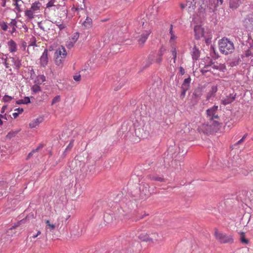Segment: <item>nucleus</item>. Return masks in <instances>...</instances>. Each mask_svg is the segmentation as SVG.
<instances>
[{
    "label": "nucleus",
    "instance_id": "obj_20",
    "mask_svg": "<svg viewBox=\"0 0 253 253\" xmlns=\"http://www.w3.org/2000/svg\"><path fill=\"white\" fill-rule=\"evenodd\" d=\"M12 119V118L11 117L10 115L7 114V113H4V114L0 115V126L3 124V123L6 121L11 120Z\"/></svg>",
    "mask_w": 253,
    "mask_h": 253
},
{
    "label": "nucleus",
    "instance_id": "obj_15",
    "mask_svg": "<svg viewBox=\"0 0 253 253\" xmlns=\"http://www.w3.org/2000/svg\"><path fill=\"white\" fill-rule=\"evenodd\" d=\"M236 96V94L234 92L229 93V95L223 98L221 101L222 103L224 105H227L232 103L235 100Z\"/></svg>",
    "mask_w": 253,
    "mask_h": 253
},
{
    "label": "nucleus",
    "instance_id": "obj_1",
    "mask_svg": "<svg viewBox=\"0 0 253 253\" xmlns=\"http://www.w3.org/2000/svg\"><path fill=\"white\" fill-rule=\"evenodd\" d=\"M207 118L209 122L207 124L200 126L199 132L208 134L217 132L221 127L222 119L220 112H207Z\"/></svg>",
    "mask_w": 253,
    "mask_h": 253
},
{
    "label": "nucleus",
    "instance_id": "obj_43",
    "mask_svg": "<svg viewBox=\"0 0 253 253\" xmlns=\"http://www.w3.org/2000/svg\"><path fill=\"white\" fill-rule=\"evenodd\" d=\"M246 138V135L245 134L243 136V137L240 140H239L238 141L237 144H240L241 143H242L245 140Z\"/></svg>",
    "mask_w": 253,
    "mask_h": 253
},
{
    "label": "nucleus",
    "instance_id": "obj_26",
    "mask_svg": "<svg viewBox=\"0 0 253 253\" xmlns=\"http://www.w3.org/2000/svg\"><path fill=\"white\" fill-rule=\"evenodd\" d=\"M92 23V19L90 18L87 17L85 21L83 22V25L86 29H89L91 27Z\"/></svg>",
    "mask_w": 253,
    "mask_h": 253
},
{
    "label": "nucleus",
    "instance_id": "obj_7",
    "mask_svg": "<svg viewBox=\"0 0 253 253\" xmlns=\"http://www.w3.org/2000/svg\"><path fill=\"white\" fill-rule=\"evenodd\" d=\"M214 235L215 239L221 243H232L233 239L232 235H227L226 234L215 229Z\"/></svg>",
    "mask_w": 253,
    "mask_h": 253
},
{
    "label": "nucleus",
    "instance_id": "obj_30",
    "mask_svg": "<svg viewBox=\"0 0 253 253\" xmlns=\"http://www.w3.org/2000/svg\"><path fill=\"white\" fill-rule=\"evenodd\" d=\"M241 241L242 243H244L245 244H248L249 243V241L245 238V235L244 232H242L241 233Z\"/></svg>",
    "mask_w": 253,
    "mask_h": 253
},
{
    "label": "nucleus",
    "instance_id": "obj_45",
    "mask_svg": "<svg viewBox=\"0 0 253 253\" xmlns=\"http://www.w3.org/2000/svg\"><path fill=\"white\" fill-rule=\"evenodd\" d=\"M17 22L15 19H12L11 22H10V25L13 27H15L16 25Z\"/></svg>",
    "mask_w": 253,
    "mask_h": 253
},
{
    "label": "nucleus",
    "instance_id": "obj_10",
    "mask_svg": "<svg viewBox=\"0 0 253 253\" xmlns=\"http://www.w3.org/2000/svg\"><path fill=\"white\" fill-rule=\"evenodd\" d=\"M211 68L218 70L223 72H224L226 70V67L224 64H219L213 65H207L202 69V72L203 73L209 71L211 72Z\"/></svg>",
    "mask_w": 253,
    "mask_h": 253
},
{
    "label": "nucleus",
    "instance_id": "obj_14",
    "mask_svg": "<svg viewBox=\"0 0 253 253\" xmlns=\"http://www.w3.org/2000/svg\"><path fill=\"white\" fill-rule=\"evenodd\" d=\"M217 91V85H213L207 94V100H212L215 96V94Z\"/></svg>",
    "mask_w": 253,
    "mask_h": 253
},
{
    "label": "nucleus",
    "instance_id": "obj_4",
    "mask_svg": "<svg viewBox=\"0 0 253 253\" xmlns=\"http://www.w3.org/2000/svg\"><path fill=\"white\" fill-rule=\"evenodd\" d=\"M218 45L220 51L225 55L230 54L234 50L233 43L227 38L221 39L219 41Z\"/></svg>",
    "mask_w": 253,
    "mask_h": 253
},
{
    "label": "nucleus",
    "instance_id": "obj_25",
    "mask_svg": "<svg viewBox=\"0 0 253 253\" xmlns=\"http://www.w3.org/2000/svg\"><path fill=\"white\" fill-rule=\"evenodd\" d=\"M148 178L149 179H150L151 180H155V181H159V182H163L165 181V179L163 178L160 177L158 175H154V174L149 175Z\"/></svg>",
    "mask_w": 253,
    "mask_h": 253
},
{
    "label": "nucleus",
    "instance_id": "obj_38",
    "mask_svg": "<svg viewBox=\"0 0 253 253\" xmlns=\"http://www.w3.org/2000/svg\"><path fill=\"white\" fill-rule=\"evenodd\" d=\"M55 2V0H50L46 4V7L49 8L52 6H54V3Z\"/></svg>",
    "mask_w": 253,
    "mask_h": 253
},
{
    "label": "nucleus",
    "instance_id": "obj_50",
    "mask_svg": "<svg viewBox=\"0 0 253 253\" xmlns=\"http://www.w3.org/2000/svg\"><path fill=\"white\" fill-rule=\"evenodd\" d=\"M20 112H18V113H16L15 112V113H13L12 115H13V118L14 119L16 118L18 116V115H19V114H20Z\"/></svg>",
    "mask_w": 253,
    "mask_h": 253
},
{
    "label": "nucleus",
    "instance_id": "obj_32",
    "mask_svg": "<svg viewBox=\"0 0 253 253\" xmlns=\"http://www.w3.org/2000/svg\"><path fill=\"white\" fill-rule=\"evenodd\" d=\"M33 91L35 93L41 91V87L38 84H34L32 87Z\"/></svg>",
    "mask_w": 253,
    "mask_h": 253
},
{
    "label": "nucleus",
    "instance_id": "obj_29",
    "mask_svg": "<svg viewBox=\"0 0 253 253\" xmlns=\"http://www.w3.org/2000/svg\"><path fill=\"white\" fill-rule=\"evenodd\" d=\"M189 251H187V250H184L181 247H178L174 253H189Z\"/></svg>",
    "mask_w": 253,
    "mask_h": 253
},
{
    "label": "nucleus",
    "instance_id": "obj_62",
    "mask_svg": "<svg viewBox=\"0 0 253 253\" xmlns=\"http://www.w3.org/2000/svg\"><path fill=\"white\" fill-rule=\"evenodd\" d=\"M207 111H211V110L210 109H208Z\"/></svg>",
    "mask_w": 253,
    "mask_h": 253
},
{
    "label": "nucleus",
    "instance_id": "obj_60",
    "mask_svg": "<svg viewBox=\"0 0 253 253\" xmlns=\"http://www.w3.org/2000/svg\"><path fill=\"white\" fill-rule=\"evenodd\" d=\"M217 1H220V4H222V2H223V0H217Z\"/></svg>",
    "mask_w": 253,
    "mask_h": 253
},
{
    "label": "nucleus",
    "instance_id": "obj_12",
    "mask_svg": "<svg viewBox=\"0 0 253 253\" xmlns=\"http://www.w3.org/2000/svg\"><path fill=\"white\" fill-rule=\"evenodd\" d=\"M169 34L170 36L169 42L172 45H175L176 42V40L178 38L175 32L173 30V26L170 25L169 28Z\"/></svg>",
    "mask_w": 253,
    "mask_h": 253
},
{
    "label": "nucleus",
    "instance_id": "obj_19",
    "mask_svg": "<svg viewBox=\"0 0 253 253\" xmlns=\"http://www.w3.org/2000/svg\"><path fill=\"white\" fill-rule=\"evenodd\" d=\"M13 5L15 6V9L18 12L22 11L21 8L23 1L22 0H13Z\"/></svg>",
    "mask_w": 253,
    "mask_h": 253
},
{
    "label": "nucleus",
    "instance_id": "obj_24",
    "mask_svg": "<svg viewBox=\"0 0 253 253\" xmlns=\"http://www.w3.org/2000/svg\"><path fill=\"white\" fill-rule=\"evenodd\" d=\"M20 130V129H17L15 130H11L6 135V138L8 139H11L12 138L15 137Z\"/></svg>",
    "mask_w": 253,
    "mask_h": 253
},
{
    "label": "nucleus",
    "instance_id": "obj_31",
    "mask_svg": "<svg viewBox=\"0 0 253 253\" xmlns=\"http://www.w3.org/2000/svg\"><path fill=\"white\" fill-rule=\"evenodd\" d=\"M13 98V97L9 96L8 95H5L2 100L4 102H9L12 100V99Z\"/></svg>",
    "mask_w": 253,
    "mask_h": 253
},
{
    "label": "nucleus",
    "instance_id": "obj_54",
    "mask_svg": "<svg viewBox=\"0 0 253 253\" xmlns=\"http://www.w3.org/2000/svg\"><path fill=\"white\" fill-rule=\"evenodd\" d=\"M73 142H70V143H69V144L67 146V148H72L73 147Z\"/></svg>",
    "mask_w": 253,
    "mask_h": 253
},
{
    "label": "nucleus",
    "instance_id": "obj_18",
    "mask_svg": "<svg viewBox=\"0 0 253 253\" xmlns=\"http://www.w3.org/2000/svg\"><path fill=\"white\" fill-rule=\"evenodd\" d=\"M244 0H230L229 7L230 8L235 9L237 8L239 5L243 2Z\"/></svg>",
    "mask_w": 253,
    "mask_h": 253
},
{
    "label": "nucleus",
    "instance_id": "obj_55",
    "mask_svg": "<svg viewBox=\"0 0 253 253\" xmlns=\"http://www.w3.org/2000/svg\"><path fill=\"white\" fill-rule=\"evenodd\" d=\"M211 37H209V38H206V39H205L206 42L207 43H208L209 42H210V40H211Z\"/></svg>",
    "mask_w": 253,
    "mask_h": 253
},
{
    "label": "nucleus",
    "instance_id": "obj_16",
    "mask_svg": "<svg viewBox=\"0 0 253 253\" xmlns=\"http://www.w3.org/2000/svg\"><path fill=\"white\" fill-rule=\"evenodd\" d=\"M8 50L11 53H14L17 51V44L15 41L11 39L7 42Z\"/></svg>",
    "mask_w": 253,
    "mask_h": 253
},
{
    "label": "nucleus",
    "instance_id": "obj_8",
    "mask_svg": "<svg viewBox=\"0 0 253 253\" xmlns=\"http://www.w3.org/2000/svg\"><path fill=\"white\" fill-rule=\"evenodd\" d=\"M205 7L206 5L204 2H202L200 5V8H198V11L196 14L193 15V20L196 22H201L205 17Z\"/></svg>",
    "mask_w": 253,
    "mask_h": 253
},
{
    "label": "nucleus",
    "instance_id": "obj_22",
    "mask_svg": "<svg viewBox=\"0 0 253 253\" xmlns=\"http://www.w3.org/2000/svg\"><path fill=\"white\" fill-rule=\"evenodd\" d=\"M138 238L142 241L151 243L150 235H149L146 233H141L139 235Z\"/></svg>",
    "mask_w": 253,
    "mask_h": 253
},
{
    "label": "nucleus",
    "instance_id": "obj_37",
    "mask_svg": "<svg viewBox=\"0 0 253 253\" xmlns=\"http://www.w3.org/2000/svg\"><path fill=\"white\" fill-rule=\"evenodd\" d=\"M60 101V96L59 95H57L55 96L52 100L51 104L53 105L57 102H59Z\"/></svg>",
    "mask_w": 253,
    "mask_h": 253
},
{
    "label": "nucleus",
    "instance_id": "obj_58",
    "mask_svg": "<svg viewBox=\"0 0 253 253\" xmlns=\"http://www.w3.org/2000/svg\"><path fill=\"white\" fill-rule=\"evenodd\" d=\"M15 31H16V29H15V27H13L12 30V32H11V34H12L13 32H15Z\"/></svg>",
    "mask_w": 253,
    "mask_h": 253
},
{
    "label": "nucleus",
    "instance_id": "obj_52",
    "mask_svg": "<svg viewBox=\"0 0 253 253\" xmlns=\"http://www.w3.org/2000/svg\"><path fill=\"white\" fill-rule=\"evenodd\" d=\"M0 183H2L4 185L5 189H6L8 187V184L7 182L3 181L2 182H0Z\"/></svg>",
    "mask_w": 253,
    "mask_h": 253
},
{
    "label": "nucleus",
    "instance_id": "obj_47",
    "mask_svg": "<svg viewBox=\"0 0 253 253\" xmlns=\"http://www.w3.org/2000/svg\"><path fill=\"white\" fill-rule=\"evenodd\" d=\"M7 26L6 24H4L3 25L1 26V29L3 30V31H6L7 30Z\"/></svg>",
    "mask_w": 253,
    "mask_h": 253
},
{
    "label": "nucleus",
    "instance_id": "obj_51",
    "mask_svg": "<svg viewBox=\"0 0 253 253\" xmlns=\"http://www.w3.org/2000/svg\"><path fill=\"white\" fill-rule=\"evenodd\" d=\"M57 25L58 26L59 28L61 29H63L65 28V26L63 23L60 24H57Z\"/></svg>",
    "mask_w": 253,
    "mask_h": 253
},
{
    "label": "nucleus",
    "instance_id": "obj_5",
    "mask_svg": "<svg viewBox=\"0 0 253 253\" xmlns=\"http://www.w3.org/2000/svg\"><path fill=\"white\" fill-rule=\"evenodd\" d=\"M5 67L11 71V68L18 70L21 65V60L17 57H9L5 59Z\"/></svg>",
    "mask_w": 253,
    "mask_h": 253
},
{
    "label": "nucleus",
    "instance_id": "obj_2",
    "mask_svg": "<svg viewBox=\"0 0 253 253\" xmlns=\"http://www.w3.org/2000/svg\"><path fill=\"white\" fill-rule=\"evenodd\" d=\"M153 26L148 22H143L137 29L134 37L137 40V43L140 47L143 46L145 42L152 32Z\"/></svg>",
    "mask_w": 253,
    "mask_h": 253
},
{
    "label": "nucleus",
    "instance_id": "obj_48",
    "mask_svg": "<svg viewBox=\"0 0 253 253\" xmlns=\"http://www.w3.org/2000/svg\"><path fill=\"white\" fill-rule=\"evenodd\" d=\"M21 45H22V46L23 47L24 50H25L26 47V46H27V43H26V42H25V41L22 42L21 43Z\"/></svg>",
    "mask_w": 253,
    "mask_h": 253
},
{
    "label": "nucleus",
    "instance_id": "obj_9",
    "mask_svg": "<svg viewBox=\"0 0 253 253\" xmlns=\"http://www.w3.org/2000/svg\"><path fill=\"white\" fill-rule=\"evenodd\" d=\"M197 0H186L185 3H181L180 7L182 9L186 8L187 11L191 14L196 8Z\"/></svg>",
    "mask_w": 253,
    "mask_h": 253
},
{
    "label": "nucleus",
    "instance_id": "obj_41",
    "mask_svg": "<svg viewBox=\"0 0 253 253\" xmlns=\"http://www.w3.org/2000/svg\"><path fill=\"white\" fill-rule=\"evenodd\" d=\"M76 42V40L73 41V42H70L67 44V46L68 48H71L74 45V43Z\"/></svg>",
    "mask_w": 253,
    "mask_h": 253
},
{
    "label": "nucleus",
    "instance_id": "obj_44",
    "mask_svg": "<svg viewBox=\"0 0 253 253\" xmlns=\"http://www.w3.org/2000/svg\"><path fill=\"white\" fill-rule=\"evenodd\" d=\"M6 0H0V2L1 6L5 7L6 6Z\"/></svg>",
    "mask_w": 253,
    "mask_h": 253
},
{
    "label": "nucleus",
    "instance_id": "obj_39",
    "mask_svg": "<svg viewBox=\"0 0 253 253\" xmlns=\"http://www.w3.org/2000/svg\"><path fill=\"white\" fill-rule=\"evenodd\" d=\"M162 61V54L160 53L158 55L157 58L156 59V62L160 64Z\"/></svg>",
    "mask_w": 253,
    "mask_h": 253
},
{
    "label": "nucleus",
    "instance_id": "obj_6",
    "mask_svg": "<svg viewBox=\"0 0 253 253\" xmlns=\"http://www.w3.org/2000/svg\"><path fill=\"white\" fill-rule=\"evenodd\" d=\"M67 55L66 49L63 46L59 47L54 53L55 62L56 65L61 66L62 65L64 59Z\"/></svg>",
    "mask_w": 253,
    "mask_h": 253
},
{
    "label": "nucleus",
    "instance_id": "obj_36",
    "mask_svg": "<svg viewBox=\"0 0 253 253\" xmlns=\"http://www.w3.org/2000/svg\"><path fill=\"white\" fill-rule=\"evenodd\" d=\"M171 52L172 55L173 56V58L174 59V62H175L176 58V55H177V53H176V50L175 48L173 47L171 50Z\"/></svg>",
    "mask_w": 253,
    "mask_h": 253
},
{
    "label": "nucleus",
    "instance_id": "obj_42",
    "mask_svg": "<svg viewBox=\"0 0 253 253\" xmlns=\"http://www.w3.org/2000/svg\"><path fill=\"white\" fill-rule=\"evenodd\" d=\"M23 100L24 104H27L30 102V99L28 97H25Z\"/></svg>",
    "mask_w": 253,
    "mask_h": 253
},
{
    "label": "nucleus",
    "instance_id": "obj_59",
    "mask_svg": "<svg viewBox=\"0 0 253 253\" xmlns=\"http://www.w3.org/2000/svg\"><path fill=\"white\" fill-rule=\"evenodd\" d=\"M14 111H23V110L22 109H20V108H18L15 109Z\"/></svg>",
    "mask_w": 253,
    "mask_h": 253
},
{
    "label": "nucleus",
    "instance_id": "obj_56",
    "mask_svg": "<svg viewBox=\"0 0 253 253\" xmlns=\"http://www.w3.org/2000/svg\"><path fill=\"white\" fill-rule=\"evenodd\" d=\"M185 91H186V90L185 89H183V90L182 91V92L181 93V96L184 97L185 96Z\"/></svg>",
    "mask_w": 253,
    "mask_h": 253
},
{
    "label": "nucleus",
    "instance_id": "obj_46",
    "mask_svg": "<svg viewBox=\"0 0 253 253\" xmlns=\"http://www.w3.org/2000/svg\"><path fill=\"white\" fill-rule=\"evenodd\" d=\"M41 234V232L40 231H38L37 234L33 235L32 237L33 238H37L39 235H40Z\"/></svg>",
    "mask_w": 253,
    "mask_h": 253
},
{
    "label": "nucleus",
    "instance_id": "obj_28",
    "mask_svg": "<svg viewBox=\"0 0 253 253\" xmlns=\"http://www.w3.org/2000/svg\"><path fill=\"white\" fill-rule=\"evenodd\" d=\"M45 222L47 228H49L50 231L54 230L56 228L55 224L51 223L49 220H46Z\"/></svg>",
    "mask_w": 253,
    "mask_h": 253
},
{
    "label": "nucleus",
    "instance_id": "obj_21",
    "mask_svg": "<svg viewBox=\"0 0 253 253\" xmlns=\"http://www.w3.org/2000/svg\"><path fill=\"white\" fill-rule=\"evenodd\" d=\"M151 243H157L161 241L160 236L157 233H152L150 234Z\"/></svg>",
    "mask_w": 253,
    "mask_h": 253
},
{
    "label": "nucleus",
    "instance_id": "obj_11",
    "mask_svg": "<svg viewBox=\"0 0 253 253\" xmlns=\"http://www.w3.org/2000/svg\"><path fill=\"white\" fill-rule=\"evenodd\" d=\"M195 36L196 39H199L204 36V29L201 25H196L194 28Z\"/></svg>",
    "mask_w": 253,
    "mask_h": 253
},
{
    "label": "nucleus",
    "instance_id": "obj_34",
    "mask_svg": "<svg viewBox=\"0 0 253 253\" xmlns=\"http://www.w3.org/2000/svg\"><path fill=\"white\" fill-rule=\"evenodd\" d=\"M193 58L195 59H197L198 57L199 56V51L196 48H193Z\"/></svg>",
    "mask_w": 253,
    "mask_h": 253
},
{
    "label": "nucleus",
    "instance_id": "obj_40",
    "mask_svg": "<svg viewBox=\"0 0 253 253\" xmlns=\"http://www.w3.org/2000/svg\"><path fill=\"white\" fill-rule=\"evenodd\" d=\"M74 80L76 82H79L81 81V77L80 74H76L73 76Z\"/></svg>",
    "mask_w": 253,
    "mask_h": 253
},
{
    "label": "nucleus",
    "instance_id": "obj_61",
    "mask_svg": "<svg viewBox=\"0 0 253 253\" xmlns=\"http://www.w3.org/2000/svg\"><path fill=\"white\" fill-rule=\"evenodd\" d=\"M214 107L216 109H217L218 106H214Z\"/></svg>",
    "mask_w": 253,
    "mask_h": 253
},
{
    "label": "nucleus",
    "instance_id": "obj_53",
    "mask_svg": "<svg viewBox=\"0 0 253 253\" xmlns=\"http://www.w3.org/2000/svg\"><path fill=\"white\" fill-rule=\"evenodd\" d=\"M16 103L18 104H24V102H23V99H20L18 101H16Z\"/></svg>",
    "mask_w": 253,
    "mask_h": 253
},
{
    "label": "nucleus",
    "instance_id": "obj_57",
    "mask_svg": "<svg viewBox=\"0 0 253 253\" xmlns=\"http://www.w3.org/2000/svg\"><path fill=\"white\" fill-rule=\"evenodd\" d=\"M78 36H75L74 37V38H73V41H75L76 40V42L77 41V40L78 39Z\"/></svg>",
    "mask_w": 253,
    "mask_h": 253
},
{
    "label": "nucleus",
    "instance_id": "obj_27",
    "mask_svg": "<svg viewBox=\"0 0 253 253\" xmlns=\"http://www.w3.org/2000/svg\"><path fill=\"white\" fill-rule=\"evenodd\" d=\"M104 221L107 224H111L113 225H116V223H114V222L112 221V217L110 214H106L104 215Z\"/></svg>",
    "mask_w": 253,
    "mask_h": 253
},
{
    "label": "nucleus",
    "instance_id": "obj_49",
    "mask_svg": "<svg viewBox=\"0 0 253 253\" xmlns=\"http://www.w3.org/2000/svg\"><path fill=\"white\" fill-rule=\"evenodd\" d=\"M179 71L181 75H184L185 74L184 69L182 67H179Z\"/></svg>",
    "mask_w": 253,
    "mask_h": 253
},
{
    "label": "nucleus",
    "instance_id": "obj_17",
    "mask_svg": "<svg viewBox=\"0 0 253 253\" xmlns=\"http://www.w3.org/2000/svg\"><path fill=\"white\" fill-rule=\"evenodd\" d=\"M43 121V118L39 116L36 119L33 120L29 124V127L31 128H36Z\"/></svg>",
    "mask_w": 253,
    "mask_h": 253
},
{
    "label": "nucleus",
    "instance_id": "obj_13",
    "mask_svg": "<svg viewBox=\"0 0 253 253\" xmlns=\"http://www.w3.org/2000/svg\"><path fill=\"white\" fill-rule=\"evenodd\" d=\"M48 62V50L45 49L40 59V65L41 66L45 67L47 65Z\"/></svg>",
    "mask_w": 253,
    "mask_h": 253
},
{
    "label": "nucleus",
    "instance_id": "obj_3",
    "mask_svg": "<svg viewBox=\"0 0 253 253\" xmlns=\"http://www.w3.org/2000/svg\"><path fill=\"white\" fill-rule=\"evenodd\" d=\"M42 9V3L39 1H35L32 3L30 8L24 11V15L28 20H31L35 17V13H40Z\"/></svg>",
    "mask_w": 253,
    "mask_h": 253
},
{
    "label": "nucleus",
    "instance_id": "obj_35",
    "mask_svg": "<svg viewBox=\"0 0 253 253\" xmlns=\"http://www.w3.org/2000/svg\"><path fill=\"white\" fill-rule=\"evenodd\" d=\"M37 79L39 83H43L45 81V77L43 75H39Z\"/></svg>",
    "mask_w": 253,
    "mask_h": 253
},
{
    "label": "nucleus",
    "instance_id": "obj_23",
    "mask_svg": "<svg viewBox=\"0 0 253 253\" xmlns=\"http://www.w3.org/2000/svg\"><path fill=\"white\" fill-rule=\"evenodd\" d=\"M42 147H43V145L42 144H40L36 149H33L30 153H29L28 154V155L26 159V160H28L29 159H30L35 153L38 152V151L41 149H42Z\"/></svg>",
    "mask_w": 253,
    "mask_h": 253
},
{
    "label": "nucleus",
    "instance_id": "obj_33",
    "mask_svg": "<svg viewBox=\"0 0 253 253\" xmlns=\"http://www.w3.org/2000/svg\"><path fill=\"white\" fill-rule=\"evenodd\" d=\"M190 81H191L190 78H188L185 79L183 84H182V87L184 88V86H185L186 87H188L190 83Z\"/></svg>",
    "mask_w": 253,
    "mask_h": 253
}]
</instances>
